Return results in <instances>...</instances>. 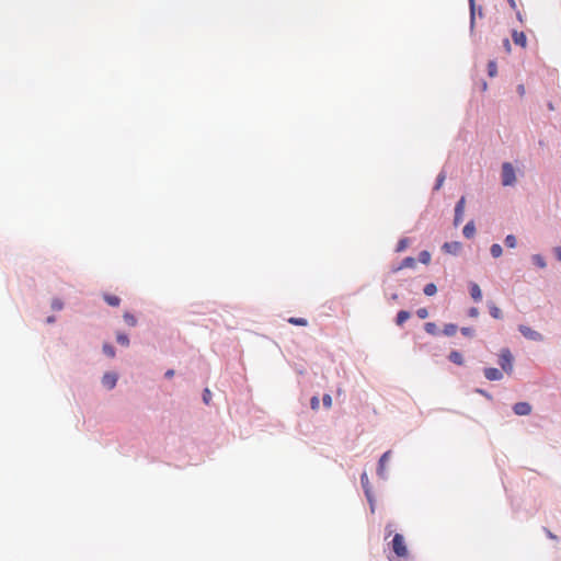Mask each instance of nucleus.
<instances>
[{"mask_svg": "<svg viewBox=\"0 0 561 561\" xmlns=\"http://www.w3.org/2000/svg\"><path fill=\"white\" fill-rule=\"evenodd\" d=\"M388 547L397 559H407L410 554L404 536L400 533H396L393 535L392 540L388 543Z\"/></svg>", "mask_w": 561, "mask_h": 561, "instance_id": "1", "label": "nucleus"}, {"mask_svg": "<svg viewBox=\"0 0 561 561\" xmlns=\"http://www.w3.org/2000/svg\"><path fill=\"white\" fill-rule=\"evenodd\" d=\"M469 3V36L472 42L477 41L476 25H477V15L479 18L484 16L483 8L481 5H477L476 0H468Z\"/></svg>", "mask_w": 561, "mask_h": 561, "instance_id": "2", "label": "nucleus"}, {"mask_svg": "<svg viewBox=\"0 0 561 561\" xmlns=\"http://www.w3.org/2000/svg\"><path fill=\"white\" fill-rule=\"evenodd\" d=\"M497 363L503 373L507 375H511L513 373L514 356L508 347L501 348Z\"/></svg>", "mask_w": 561, "mask_h": 561, "instance_id": "3", "label": "nucleus"}, {"mask_svg": "<svg viewBox=\"0 0 561 561\" xmlns=\"http://www.w3.org/2000/svg\"><path fill=\"white\" fill-rule=\"evenodd\" d=\"M501 182L503 186H513L516 183V171L511 162H503Z\"/></svg>", "mask_w": 561, "mask_h": 561, "instance_id": "4", "label": "nucleus"}, {"mask_svg": "<svg viewBox=\"0 0 561 561\" xmlns=\"http://www.w3.org/2000/svg\"><path fill=\"white\" fill-rule=\"evenodd\" d=\"M391 454H392L391 450H387L378 459L376 473L382 480L388 479V473L386 471V465L389 461Z\"/></svg>", "mask_w": 561, "mask_h": 561, "instance_id": "5", "label": "nucleus"}, {"mask_svg": "<svg viewBox=\"0 0 561 561\" xmlns=\"http://www.w3.org/2000/svg\"><path fill=\"white\" fill-rule=\"evenodd\" d=\"M518 331L525 339H528L530 341L540 342L543 339V336L540 332H538L525 324H519Z\"/></svg>", "mask_w": 561, "mask_h": 561, "instance_id": "6", "label": "nucleus"}, {"mask_svg": "<svg viewBox=\"0 0 561 561\" xmlns=\"http://www.w3.org/2000/svg\"><path fill=\"white\" fill-rule=\"evenodd\" d=\"M118 378H119V376L117 373L106 371L102 376L101 383L105 389L112 390L116 387Z\"/></svg>", "mask_w": 561, "mask_h": 561, "instance_id": "7", "label": "nucleus"}, {"mask_svg": "<svg viewBox=\"0 0 561 561\" xmlns=\"http://www.w3.org/2000/svg\"><path fill=\"white\" fill-rule=\"evenodd\" d=\"M512 410L516 415L526 416L531 413L533 408L529 402L519 401L513 404Z\"/></svg>", "mask_w": 561, "mask_h": 561, "instance_id": "8", "label": "nucleus"}, {"mask_svg": "<svg viewBox=\"0 0 561 561\" xmlns=\"http://www.w3.org/2000/svg\"><path fill=\"white\" fill-rule=\"evenodd\" d=\"M461 249H462V244L459 241H447V242H444L442 245V251L444 253L455 255V256L459 254Z\"/></svg>", "mask_w": 561, "mask_h": 561, "instance_id": "9", "label": "nucleus"}, {"mask_svg": "<svg viewBox=\"0 0 561 561\" xmlns=\"http://www.w3.org/2000/svg\"><path fill=\"white\" fill-rule=\"evenodd\" d=\"M483 374L490 381H500L503 378V371L496 367H485Z\"/></svg>", "mask_w": 561, "mask_h": 561, "instance_id": "10", "label": "nucleus"}, {"mask_svg": "<svg viewBox=\"0 0 561 561\" xmlns=\"http://www.w3.org/2000/svg\"><path fill=\"white\" fill-rule=\"evenodd\" d=\"M468 289H469L470 297L472 298V300L474 302H480L482 300V297H483L482 290L476 282H472V280L469 282Z\"/></svg>", "mask_w": 561, "mask_h": 561, "instance_id": "11", "label": "nucleus"}, {"mask_svg": "<svg viewBox=\"0 0 561 561\" xmlns=\"http://www.w3.org/2000/svg\"><path fill=\"white\" fill-rule=\"evenodd\" d=\"M512 39H513L514 44L517 46L526 47V45H527V37L523 31L513 30L512 31Z\"/></svg>", "mask_w": 561, "mask_h": 561, "instance_id": "12", "label": "nucleus"}, {"mask_svg": "<svg viewBox=\"0 0 561 561\" xmlns=\"http://www.w3.org/2000/svg\"><path fill=\"white\" fill-rule=\"evenodd\" d=\"M448 360L457 366H462L465 364L463 355L458 350H451L447 356Z\"/></svg>", "mask_w": 561, "mask_h": 561, "instance_id": "13", "label": "nucleus"}, {"mask_svg": "<svg viewBox=\"0 0 561 561\" xmlns=\"http://www.w3.org/2000/svg\"><path fill=\"white\" fill-rule=\"evenodd\" d=\"M477 231L476 224L473 220H469L462 228V234L466 239H471L474 237Z\"/></svg>", "mask_w": 561, "mask_h": 561, "instance_id": "14", "label": "nucleus"}, {"mask_svg": "<svg viewBox=\"0 0 561 561\" xmlns=\"http://www.w3.org/2000/svg\"><path fill=\"white\" fill-rule=\"evenodd\" d=\"M411 317V312L408 310H399L396 314L394 322L398 327H402Z\"/></svg>", "mask_w": 561, "mask_h": 561, "instance_id": "15", "label": "nucleus"}, {"mask_svg": "<svg viewBox=\"0 0 561 561\" xmlns=\"http://www.w3.org/2000/svg\"><path fill=\"white\" fill-rule=\"evenodd\" d=\"M103 300L111 307H118L122 301L118 296L108 293L103 294Z\"/></svg>", "mask_w": 561, "mask_h": 561, "instance_id": "16", "label": "nucleus"}, {"mask_svg": "<svg viewBox=\"0 0 561 561\" xmlns=\"http://www.w3.org/2000/svg\"><path fill=\"white\" fill-rule=\"evenodd\" d=\"M489 313L494 319H502V310L492 301L488 302Z\"/></svg>", "mask_w": 561, "mask_h": 561, "instance_id": "17", "label": "nucleus"}, {"mask_svg": "<svg viewBox=\"0 0 561 561\" xmlns=\"http://www.w3.org/2000/svg\"><path fill=\"white\" fill-rule=\"evenodd\" d=\"M458 330V325L456 323H446L444 324L442 333L446 336H453L456 334Z\"/></svg>", "mask_w": 561, "mask_h": 561, "instance_id": "18", "label": "nucleus"}, {"mask_svg": "<svg viewBox=\"0 0 561 561\" xmlns=\"http://www.w3.org/2000/svg\"><path fill=\"white\" fill-rule=\"evenodd\" d=\"M423 328L424 331L430 335L436 336L439 334V330L435 322H425Z\"/></svg>", "mask_w": 561, "mask_h": 561, "instance_id": "19", "label": "nucleus"}, {"mask_svg": "<svg viewBox=\"0 0 561 561\" xmlns=\"http://www.w3.org/2000/svg\"><path fill=\"white\" fill-rule=\"evenodd\" d=\"M486 71L490 78H494L497 75V62L495 59L488 61Z\"/></svg>", "mask_w": 561, "mask_h": 561, "instance_id": "20", "label": "nucleus"}, {"mask_svg": "<svg viewBox=\"0 0 561 561\" xmlns=\"http://www.w3.org/2000/svg\"><path fill=\"white\" fill-rule=\"evenodd\" d=\"M446 180V172L444 170H442L436 179H435V183H434V186H433V191H439L440 187L443 186L444 182Z\"/></svg>", "mask_w": 561, "mask_h": 561, "instance_id": "21", "label": "nucleus"}, {"mask_svg": "<svg viewBox=\"0 0 561 561\" xmlns=\"http://www.w3.org/2000/svg\"><path fill=\"white\" fill-rule=\"evenodd\" d=\"M410 243H411L410 238H407V237L401 238V239H399V241H398V243L396 245V250L394 251L398 252V253L403 252V251H405L408 249Z\"/></svg>", "mask_w": 561, "mask_h": 561, "instance_id": "22", "label": "nucleus"}, {"mask_svg": "<svg viewBox=\"0 0 561 561\" xmlns=\"http://www.w3.org/2000/svg\"><path fill=\"white\" fill-rule=\"evenodd\" d=\"M531 262L539 268H545L547 266L546 259L541 254H533Z\"/></svg>", "mask_w": 561, "mask_h": 561, "instance_id": "23", "label": "nucleus"}, {"mask_svg": "<svg viewBox=\"0 0 561 561\" xmlns=\"http://www.w3.org/2000/svg\"><path fill=\"white\" fill-rule=\"evenodd\" d=\"M116 342L122 346H129L130 340L127 333L117 332L116 333Z\"/></svg>", "mask_w": 561, "mask_h": 561, "instance_id": "24", "label": "nucleus"}, {"mask_svg": "<svg viewBox=\"0 0 561 561\" xmlns=\"http://www.w3.org/2000/svg\"><path fill=\"white\" fill-rule=\"evenodd\" d=\"M415 264H416V260L413 256H405L400 262V267H402V270L403 268H413V267H415Z\"/></svg>", "mask_w": 561, "mask_h": 561, "instance_id": "25", "label": "nucleus"}, {"mask_svg": "<svg viewBox=\"0 0 561 561\" xmlns=\"http://www.w3.org/2000/svg\"><path fill=\"white\" fill-rule=\"evenodd\" d=\"M103 353L108 357H114L116 355V348L113 344L105 342L102 346Z\"/></svg>", "mask_w": 561, "mask_h": 561, "instance_id": "26", "label": "nucleus"}, {"mask_svg": "<svg viewBox=\"0 0 561 561\" xmlns=\"http://www.w3.org/2000/svg\"><path fill=\"white\" fill-rule=\"evenodd\" d=\"M423 293L425 296L432 297L437 293V286L435 283H428L423 287Z\"/></svg>", "mask_w": 561, "mask_h": 561, "instance_id": "27", "label": "nucleus"}, {"mask_svg": "<svg viewBox=\"0 0 561 561\" xmlns=\"http://www.w3.org/2000/svg\"><path fill=\"white\" fill-rule=\"evenodd\" d=\"M503 253V248L501 244L499 243H493L491 247H490V254L492 255V257L494 259H497L502 255Z\"/></svg>", "mask_w": 561, "mask_h": 561, "instance_id": "28", "label": "nucleus"}, {"mask_svg": "<svg viewBox=\"0 0 561 561\" xmlns=\"http://www.w3.org/2000/svg\"><path fill=\"white\" fill-rule=\"evenodd\" d=\"M431 253L427 250H422L417 255V261L422 264H428L431 262Z\"/></svg>", "mask_w": 561, "mask_h": 561, "instance_id": "29", "label": "nucleus"}, {"mask_svg": "<svg viewBox=\"0 0 561 561\" xmlns=\"http://www.w3.org/2000/svg\"><path fill=\"white\" fill-rule=\"evenodd\" d=\"M124 321L129 327H136L137 325V318L129 311H126L123 316Z\"/></svg>", "mask_w": 561, "mask_h": 561, "instance_id": "30", "label": "nucleus"}, {"mask_svg": "<svg viewBox=\"0 0 561 561\" xmlns=\"http://www.w3.org/2000/svg\"><path fill=\"white\" fill-rule=\"evenodd\" d=\"M364 494H365L366 500H367V502L369 504L371 513H374L375 512V496H374L373 490L371 489L370 490H365Z\"/></svg>", "mask_w": 561, "mask_h": 561, "instance_id": "31", "label": "nucleus"}, {"mask_svg": "<svg viewBox=\"0 0 561 561\" xmlns=\"http://www.w3.org/2000/svg\"><path fill=\"white\" fill-rule=\"evenodd\" d=\"M465 206H466V197L461 196L455 205L454 213L456 214H463L465 213Z\"/></svg>", "mask_w": 561, "mask_h": 561, "instance_id": "32", "label": "nucleus"}, {"mask_svg": "<svg viewBox=\"0 0 561 561\" xmlns=\"http://www.w3.org/2000/svg\"><path fill=\"white\" fill-rule=\"evenodd\" d=\"M288 322L293 325H298V327H306L308 325V320L305 319V318H298V317H290L288 319Z\"/></svg>", "mask_w": 561, "mask_h": 561, "instance_id": "33", "label": "nucleus"}, {"mask_svg": "<svg viewBox=\"0 0 561 561\" xmlns=\"http://www.w3.org/2000/svg\"><path fill=\"white\" fill-rule=\"evenodd\" d=\"M504 244L510 248L514 249L517 245V239L514 234H507L504 239Z\"/></svg>", "mask_w": 561, "mask_h": 561, "instance_id": "34", "label": "nucleus"}, {"mask_svg": "<svg viewBox=\"0 0 561 561\" xmlns=\"http://www.w3.org/2000/svg\"><path fill=\"white\" fill-rule=\"evenodd\" d=\"M360 484H362L363 491L371 489L370 482H369V479H368V476H367L366 471H364L360 474Z\"/></svg>", "mask_w": 561, "mask_h": 561, "instance_id": "35", "label": "nucleus"}, {"mask_svg": "<svg viewBox=\"0 0 561 561\" xmlns=\"http://www.w3.org/2000/svg\"><path fill=\"white\" fill-rule=\"evenodd\" d=\"M50 307L54 311H59L64 308V301L56 297L51 300Z\"/></svg>", "mask_w": 561, "mask_h": 561, "instance_id": "36", "label": "nucleus"}, {"mask_svg": "<svg viewBox=\"0 0 561 561\" xmlns=\"http://www.w3.org/2000/svg\"><path fill=\"white\" fill-rule=\"evenodd\" d=\"M460 332L466 337H473L476 335V330L471 327H462L460 328Z\"/></svg>", "mask_w": 561, "mask_h": 561, "instance_id": "37", "label": "nucleus"}, {"mask_svg": "<svg viewBox=\"0 0 561 561\" xmlns=\"http://www.w3.org/2000/svg\"><path fill=\"white\" fill-rule=\"evenodd\" d=\"M202 400L206 405L210 404L211 401V391L208 388H204L202 392Z\"/></svg>", "mask_w": 561, "mask_h": 561, "instance_id": "38", "label": "nucleus"}, {"mask_svg": "<svg viewBox=\"0 0 561 561\" xmlns=\"http://www.w3.org/2000/svg\"><path fill=\"white\" fill-rule=\"evenodd\" d=\"M473 392H474V393H478V394L483 396V397H484V398H486L489 401H492V400H493V396H492L489 391H486L485 389H483V388H476V389L473 390Z\"/></svg>", "mask_w": 561, "mask_h": 561, "instance_id": "39", "label": "nucleus"}, {"mask_svg": "<svg viewBox=\"0 0 561 561\" xmlns=\"http://www.w3.org/2000/svg\"><path fill=\"white\" fill-rule=\"evenodd\" d=\"M323 407L329 409L332 407V397L329 393H324L322 397Z\"/></svg>", "mask_w": 561, "mask_h": 561, "instance_id": "40", "label": "nucleus"}, {"mask_svg": "<svg viewBox=\"0 0 561 561\" xmlns=\"http://www.w3.org/2000/svg\"><path fill=\"white\" fill-rule=\"evenodd\" d=\"M319 405H320L319 397L318 396H312L311 399H310V408L313 411H317L319 409Z\"/></svg>", "mask_w": 561, "mask_h": 561, "instance_id": "41", "label": "nucleus"}, {"mask_svg": "<svg viewBox=\"0 0 561 561\" xmlns=\"http://www.w3.org/2000/svg\"><path fill=\"white\" fill-rule=\"evenodd\" d=\"M415 313H416L417 318H420L422 320H424L428 317V310L424 307L419 308Z\"/></svg>", "mask_w": 561, "mask_h": 561, "instance_id": "42", "label": "nucleus"}, {"mask_svg": "<svg viewBox=\"0 0 561 561\" xmlns=\"http://www.w3.org/2000/svg\"><path fill=\"white\" fill-rule=\"evenodd\" d=\"M462 220H463V214H456V213H454V221H453V224H454L455 227H458L462 222Z\"/></svg>", "mask_w": 561, "mask_h": 561, "instance_id": "43", "label": "nucleus"}, {"mask_svg": "<svg viewBox=\"0 0 561 561\" xmlns=\"http://www.w3.org/2000/svg\"><path fill=\"white\" fill-rule=\"evenodd\" d=\"M468 317L477 318L479 316V309L477 307H470L467 311Z\"/></svg>", "mask_w": 561, "mask_h": 561, "instance_id": "44", "label": "nucleus"}, {"mask_svg": "<svg viewBox=\"0 0 561 561\" xmlns=\"http://www.w3.org/2000/svg\"><path fill=\"white\" fill-rule=\"evenodd\" d=\"M392 531H393V524L388 523L385 527V533H386L385 539H387L389 536H391Z\"/></svg>", "mask_w": 561, "mask_h": 561, "instance_id": "45", "label": "nucleus"}, {"mask_svg": "<svg viewBox=\"0 0 561 561\" xmlns=\"http://www.w3.org/2000/svg\"><path fill=\"white\" fill-rule=\"evenodd\" d=\"M553 253L556 259L561 262V245L554 247Z\"/></svg>", "mask_w": 561, "mask_h": 561, "instance_id": "46", "label": "nucleus"}, {"mask_svg": "<svg viewBox=\"0 0 561 561\" xmlns=\"http://www.w3.org/2000/svg\"><path fill=\"white\" fill-rule=\"evenodd\" d=\"M175 375V370L170 368V369H167L165 373H164V378L165 379H170L172 378L173 376Z\"/></svg>", "mask_w": 561, "mask_h": 561, "instance_id": "47", "label": "nucleus"}, {"mask_svg": "<svg viewBox=\"0 0 561 561\" xmlns=\"http://www.w3.org/2000/svg\"><path fill=\"white\" fill-rule=\"evenodd\" d=\"M503 46H504V48H505V50H506L507 53H510V51H511V43H510V39H508V38H504V39H503Z\"/></svg>", "mask_w": 561, "mask_h": 561, "instance_id": "48", "label": "nucleus"}, {"mask_svg": "<svg viewBox=\"0 0 561 561\" xmlns=\"http://www.w3.org/2000/svg\"><path fill=\"white\" fill-rule=\"evenodd\" d=\"M543 529H545L546 535H547L548 538L557 539V536L552 531H550L548 528H543Z\"/></svg>", "mask_w": 561, "mask_h": 561, "instance_id": "49", "label": "nucleus"}, {"mask_svg": "<svg viewBox=\"0 0 561 561\" xmlns=\"http://www.w3.org/2000/svg\"><path fill=\"white\" fill-rule=\"evenodd\" d=\"M517 93L522 96L525 94V87L524 84H518L517 85Z\"/></svg>", "mask_w": 561, "mask_h": 561, "instance_id": "50", "label": "nucleus"}, {"mask_svg": "<svg viewBox=\"0 0 561 561\" xmlns=\"http://www.w3.org/2000/svg\"><path fill=\"white\" fill-rule=\"evenodd\" d=\"M508 5L513 9V10H516L517 8V4H516V1L515 0H506Z\"/></svg>", "mask_w": 561, "mask_h": 561, "instance_id": "51", "label": "nucleus"}, {"mask_svg": "<svg viewBox=\"0 0 561 561\" xmlns=\"http://www.w3.org/2000/svg\"><path fill=\"white\" fill-rule=\"evenodd\" d=\"M55 321H56V317H55V316H48V317L46 318V323H48V324H51V323H54Z\"/></svg>", "mask_w": 561, "mask_h": 561, "instance_id": "52", "label": "nucleus"}, {"mask_svg": "<svg viewBox=\"0 0 561 561\" xmlns=\"http://www.w3.org/2000/svg\"><path fill=\"white\" fill-rule=\"evenodd\" d=\"M401 270H402V267H400V264H399L398 266H392L391 272L392 273H398Z\"/></svg>", "mask_w": 561, "mask_h": 561, "instance_id": "53", "label": "nucleus"}, {"mask_svg": "<svg viewBox=\"0 0 561 561\" xmlns=\"http://www.w3.org/2000/svg\"><path fill=\"white\" fill-rule=\"evenodd\" d=\"M481 88H482V90H483V91H485V90H486V88H488V83H486V81L482 80V82H481Z\"/></svg>", "mask_w": 561, "mask_h": 561, "instance_id": "54", "label": "nucleus"}, {"mask_svg": "<svg viewBox=\"0 0 561 561\" xmlns=\"http://www.w3.org/2000/svg\"><path fill=\"white\" fill-rule=\"evenodd\" d=\"M516 18L518 21L523 22V16H522V13L519 11L516 12Z\"/></svg>", "mask_w": 561, "mask_h": 561, "instance_id": "55", "label": "nucleus"}, {"mask_svg": "<svg viewBox=\"0 0 561 561\" xmlns=\"http://www.w3.org/2000/svg\"><path fill=\"white\" fill-rule=\"evenodd\" d=\"M399 298L398 294L393 293L391 296H390V299L391 300H397Z\"/></svg>", "mask_w": 561, "mask_h": 561, "instance_id": "56", "label": "nucleus"}, {"mask_svg": "<svg viewBox=\"0 0 561 561\" xmlns=\"http://www.w3.org/2000/svg\"><path fill=\"white\" fill-rule=\"evenodd\" d=\"M548 107H549L550 110H553V105H552V103H551V102H549V103H548Z\"/></svg>", "mask_w": 561, "mask_h": 561, "instance_id": "57", "label": "nucleus"}, {"mask_svg": "<svg viewBox=\"0 0 561 561\" xmlns=\"http://www.w3.org/2000/svg\"><path fill=\"white\" fill-rule=\"evenodd\" d=\"M388 560H389V561H398V560H396L394 558H392V557H390V556L388 557Z\"/></svg>", "mask_w": 561, "mask_h": 561, "instance_id": "58", "label": "nucleus"}, {"mask_svg": "<svg viewBox=\"0 0 561 561\" xmlns=\"http://www.w3.org/2000/svg\"><path fill=\"white\" fill-rule=\"evenodd\" d=\"M409 291H413L412 286L407 287Z\"/></svg>", "mask_w": 561, "mask_h": 561, "instance_id": "59", "label": "nucleus"}, {"mask_svg": "<svg viewBox=\"0 0 561 561\" xmlns=\"http://www.w3.org/2000/svg\"><path fill=\"white\" fill-rule=\"evenodd\" d=\"M409 291H413L412 286L407 287Z\"/></svg>", "mask_w": 561, "mask_h": 561, "instance_id": "60", "label": "nucleus"}]
</instances>
